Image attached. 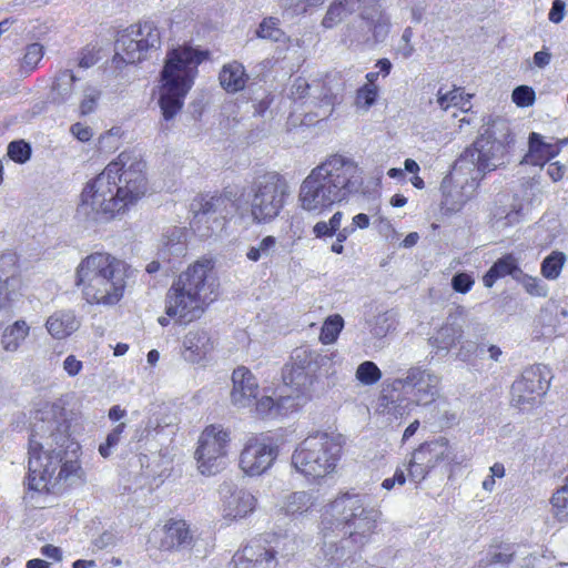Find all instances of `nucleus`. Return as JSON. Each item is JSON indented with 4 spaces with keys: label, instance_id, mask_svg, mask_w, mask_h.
<instances>
[{
    "label": "nucleus",
    "instance_id": "54",
    "mask_svg": "<svg viewBox=\"0 0 568 568\" xmlns=\"http://www.w3.org/2000/svg\"><path fill=\"white\" fill-rule=\"evenodd\" d=\"M503 219L504 220H501V222H500V220L498 221V230L499 231L505 230V229L513 226L520 222V220H521L520 207L511 205L509 207V211H507V213L505 214V216H503Z\"/></svg>",
    "mask_w": 568,
    "mask_h": 568
},
{
    "label": "nucleus",
    "instance_id": "5",
    "mask_svg": "<svg viewBox=\"0 0 568 568\" xmlns=\"http://www.w3.org/2000/svg\"><path fill=\"white\" fill-rule=\"evenodd\" d=\"M212 262L197 261L182 272L169 288L165 314L181 324L199 320L216 298V282Z\"/></svg>",
    "mask_w": 568,
    "mask_h": 568
},
{
    "label": "nucleus",
    "instance_id": "12",
    "mask_svg": "<svg viewBox=\"0 0 568 568\" xmlns=\"http://www.w3.org/2000/svg\"><path fill=\"white\" fill-rule=\"evenodd\" d=\"M194 231L202 237H209L223 230L225 220L234 211L232 192L201 196L191 204Z\"/></svg>",
    "mask_w": 568,
    "mask_h": 568
},
{
    "label": "nucleus",
    "instance_id": "26",
    "mask_svg": "<svg viewBox=\"0 0 568 568\" xmlns=\"http://www.w3.org/2000/svg\"><path fill=\"white\" fill-rule=\"evenodd\" d=\"M45 327L53 338L63 339L80 327V322L73 311L61 310L48 317Z\"/></svg>",
    "mask_w": 568,
    "mask_h": 568
},
{
    "label": "nucleus",
    "instance_id": "8",
    "mask_svg": "<svg viewBox=\"0 0 568 568\" xmlns=\"http://www.w3.org/2000/svg\"><path fill=\"white\" fill-rule=\"evenodd\" d=\"M341 452L338 436L316 433L298 444L292 455V465L305 477L324 478L335 471Z\"/></svg>",
    "mask_w": 568,
    "mask_h": 568
},
{
    "label": "nucleus",
    "instance_id": "10",
    "mask_svg": "<svg viewBox=\"0 0 568 568\" xmlns=\"http://www.w3.org/2000/svg\"><path fill=\"white\" fill-rule=\"evenodd\" d=\"M290 185L285 178L275 172L257 176L250 187V213L256 223L274 221L290 196Z\"/></svg>",
    "mask_w": 568,
    "mask_h": 568
},
{
    "label": "nucleus",
    "instance_id": "49",
    "mask_svg": "<svg viewBox=\"0 0 568 568\" xmlns=\"http://www.w3.org/2000/svg\"><path fill=\"white\" fill-rule=\"evenodd\" d=\"M8 155L18 163H24L30 159L31 148L24 141H13L8 145Z\"/></svg>",
    "mask_w": 568,
    "mask_h": 568
},
{
    "label": "nucleus",
    "instance_id": "33",
    "mask_svg": "<svg viewBox=\"0 0 568 568\" xmlns=\"http://www.w3.org/2000/svg\"><path fill=\"white\" fill-rule=\"evenodd\" d=\"M463 329L459 325L446 323L429 339L433 347L448 352L462 337Z\"/></svg>",
    "mask_w": 568,
    "mask_h": 568
},
{
    "label": "nucleus",
    "instance_id": "56",
    "mask_svg": "<svg viewBox=\"0 0 568 568\" xmlns=\"http://www.w3.org/2000/svg\"><path fill=\"white\" fill-rule=\"evenodd\" d=\"M70 132L81 142H88L92 138V130L81 123L72 124Z\"/></svg>",
    "mask_w": 568,
    "mask_h": 568
},
{
    "label": "nucleus",
    "instance_id": "13",
    "mask_svg": "<svg viewBox=\"0 0 568 568\" xmlns=\"http://www.w3.org/2000/svg\"><path fill=\"white\" fill-rule=\"evenodd\" d=\"M467 169H458V159L453 172L445 176L440 184L444 205L450 211H459L475 194L479 181L487 173L474 163Z\"/></svg>",
    "mask_w": 568,
    "mask_h": 568
},
{
    "label": "nucleus",
    "instance_id": "44",
    "mask_svg": "<svg viewBox=\"0 0 568 568\" xmlns=\"http://www.w3.org/2000/svg\"><path fill=\"white\" fill-rule=\"evenodd\" d=\"M395 314L384 312L374 317L371 332L375 337H385L389 332L395 329Z\"/></svg>",
    "mask_w": 568,
    "mask_h": 568
},
{
    "label": "nucleus",
    "instance_id": "18",
    "mask_svg": "<svg viewBox=\"0 0 568 568\" xmlns=\"http://www.w3.org/2000/svg\"><path fill=\"white\" fill-rule=\"evenodd\" d=\"M276 457V446L264 437L252 436L241 450L239 466L248 476H260L271 468Z\"/></svg>",
    "mask_w": 568,
    "mask_h": 568
},
{
    "label": "nucleus",
    "instance_id": "24",
    "mask_svg": "<svg viewBox=\"0 0 568 568\" xmlns=\"http://www.w3.org/2000/svg\"><path fill=\"white\" fill-rule=\"evenodd\" d=\"M214 343L205 329L189 331L182 342V358L191 364H200L213 352Z\"/></svg>",
    "mask_w": 568,
    "mask_h": 568
},
{
    "label": "nucleus",
    "instance_id": "51",
    "mask_svg": "<svg viewBox=\"0 0 568 568\" xmlns=\"http://www.w3.org/2000/svg\"><path fill=\"white\" fill-rule=\"evenodd\" d=\"M552 506L558 510V516L568 517V478L551 498Z\"/></svg>",
    "mask_w": 568,
    "mask_h": 568
},
{
    "label": "nucleus",
    "instance_id": "34",
    "mask_svg": "<svg viewBox=\"0 0 568 568\" xmlns=\"http://www.w3.org/2000/svg\"><path fill=\"white\" fill-rule=\"evenodd\" d=\"M29 326L24 321H17L2 334L1 344L7 352H16L29 335Z\"/></svg>",
    "mask_w": 568,
    "mask_h": 568
},
{
    "label": "nucleus",
    "instance_id": "30",
    "mask_svg": "<svg viewBox=\"0 0 568 568\" xmlns=\"http://www.w3.org/2000/svg\"><path fill=\"white\" fill-rule=\"evenodd\" d=\"M520 274L521 270L518 266L516 258L513 255H506L494 263L484 276L483 282L486 287H491L500 277L510 275L517 281Z\"/></svg>",
    "mask_w": 568,
    "mask_h": 568
},
{
    "label": "nucleus",
    "instance_id": "23",
    "mask_svg": "<svg viewBox=\"0 0 568 568\" xmlns=\"http://www.w3.org/2000/svg\"><path fill=\"white\" fill-rule=\"evenodd\" d=\"M231 402L237 408L250 407L258 394V382L245 366H239L232 374Z\"/></svg>",
    "mask_w": 568,
    "mask_h": 568
},
{
    "label": "nucleus",
    "instance_id": "11",
    "mask_svg": "<svg viewBox=\"0 0 568 568\" xmlns=\"http://www.w3.org/2000/svg\"><path fill=\"white\" fill-rule=\"evenodd\" d=\"M161 32L152 21L131 26L115 42L113 62L136 63L150 58L161 48Z\"/></svg>",
    "mask_w": 568,
    "mask_h": 568
},
{
    "label": "nucleus",
    "instance_id": "58",
    "mask_svg": "<svg viewBox=\"0 0 568 568\" xmlns=\"http://www.w3.org/2000/svg\"><path fill=\"white\" fill-rule=\"evenodd\" d=\"M551 53L548 51V49H544V50H540V51H537L534 57H532V62L531 64L539 68V69H544L546 67H548L550 64V61H551Z\"/></svg>",
    "mask_w": 568,
    "mask_h": 568
},
{
    "label": "nucleus",
    "instance_id": "64",
    "mask_svg": "<svg viewBox=\"0 0 568 568\" xmlns=\"http://www.w3.org/2000/svg\"><path fill=\"white\" fill-rule=\"evenodd\" d=\"M368 225H369L368 215H366L364 213H359L353 217V223L349 227H355V230L356 229H366V227H368Z\"/></svg>",
    "mask_w": 568,
    "mask_h": 568
},
{
    "label": "nucleus",
    "instance_id": "62",
    "mask_svg": "<svg viewBox=\"0 0 568 568\" xmlns=\"http://www.w3.org/2000/svg\"><path fill=\"white\" fill-rule=\"evenodd\" d=\"M277 2L284 9H296L302 3L315 6L323 2V0H277Z\"/></svg>",
    "mask_w": 568,
    "mask_h": 568
},
{
    "label": "nucleus",
    "instance_id": "59",
    "mask_svg": "<svg viewBox=\"0 0 568 568\" xmlns=\"http://www.w3.org/2000/svg\"><path fill=\"white\" fill-rule=\"evenodd\" d=\"M406 481L405 473L403 469L397 468L393 478H386L382 483V487L386 490H389L394 487L395 484L404 485Z\"/></svg>",
    "mask_w": 568,
    "mask_h": 568
},
{
    "label": "nucleus",
    "instance_id": "43",
    "mask_svg": "<svg viewBox=\"0 0 568 568\" xmlns=\"http://www.w3.org/2000/svg\"><path fill=\"white\" fill-rule=\"evenodd\" d=\"M356 379L363 385H374L382 378V372L372 361H365L357 366Z\"/></svg>",
    "mask_w": 568,
    "mask_h": 568
},
{
    "label": "nucleus",
    "instance_id": "6",
    "mask_svg": "<svg viewBox=\"0 0 568 568\" xmlns=\"http://www.w3.org/2000/svg\"><path fill=\"white\" fill-rule=\"evenodd\" d=\"M126 265L108 253H93L77 267V285L90 304L113 305L123 296Z\"/></svg>",
    "mask_w": 568,
    "mask_h": 568
},
{
    "label": "nucleus",
    "instance_id": "50",
    "mask_svg": "<svg viewBox=\"0 0 568 568\" xmlns=\"http://www.w3.org/2000/svg\"><path fill=\"white\" fill-rule=\"evenodd\" d=\"M511 99L516 105L527 108L534 104L536 94L532 88L519 85L513 91Z\"/></svg>",
    "mask_w": 568,
    "mask_h": 568
},
{
    "label": "nucleus",
    "instance_id": "38",
    "mask_svg": "<svg viewBox=\"0 0 568 568\" xmlns=\"http://www.w3.org/2000/svg\"><path fill=\"white\" fill-rule=\"evenodd\" d=\"M344 326V320L341 315L328 316L321 329L320 339L323 344L334 343Z\"/></svg>",
    "mask_w": 568,
    "mask_h": 568
},
{
    "label": "nucleus",
    "instance_id": "3",
    "mask_svg": "<svg viewBox=\"0 0 568 568\" xmlns=\"http://www.w3.org/2000/svg\"><path fill=\"white\" fill-rule=\"evenodd\" d=\"M382 511L365 495L343 493L331 501L322 519L324 566L339 568L359 552L375 532Z\"/></svg>",
    "mask_w": 568,
    "mask_h": 568
},
{
    "label": "nucleus",
    "instance_id": "29",
    "mask_svg": "<svg viewBox=\"0 0 568 568\" xmlns=\"http://www.w3.org/2000/svg\"><path fill=\"white\" fill-rule=\"evenodd\" d=\"M361 18V26H363V28H367L368 31L373 33V39L375 42H382L386 39L390 27V21L385 13L374 8L362 12Z\"/></svg>",
    "mask_w": 568,
    "mask_h": 568
},
{
    "label": "nucleus",
    "instance_id": "63",
    "mask_svg": "<svg viewBox=\"0 0 568 568\" xmlns=\"http://www.w3.org/2000/svg\"><path fill=\"white\" fill-rule=\"evenodd\" d=\"M41 554L48 558H51L55 561H60L62 559V551L59 547L53 545H45L41 548Z\"/></svg>",
    "mask_w": 568,
    "mask_h": 568
},
{
    "label": "nucleus",
    "instance_id": "1",
    "mask_svg": "<svg viewBox=\"0 0 568 568\" xmlns=\"http://www.w3.org/2000/svg\"><path fill=\"white\" fill-rule=\"evenodd\" d=\"M79 445L70 436L67 410L60 402L38 404L30 420L28 487L36 491L55 493L62 484L82 480L83 470L77 460Z\"/></svg>",
    "mask_w": 568,
    "mask_h": 568
},
{
    "label": "nucleus",
    "instance_id": "35",
    "mask_svg": "<svg viewBox=\"0 0 568 568\" xmlns=\"http://www.w3.org/2000/svg\"><path fill=\"white\" fill-rule=\"evenodd\" d=\"M277 248V239L273 235H267L260 240L255 245L248 247L246 257L252 262L272 258Z\"/></svg>",
    "mask_w": 568,
    "mask_h": 568
},
{
    "label": "nucleus",
    "instance_id": "53",
    "mask_svg": "<svg viewBox=\"0 0 568 568\" xmlns=\"http://www.w3.org/2000/svg\"><path fill=\"white\" fill-rule=\"evenodd\" d=\"M473 285H474L473 277L466 273H457L452 278L453 288L456 292L462 293V294H465L468 291H470Z\"/></svg>",
    "mask_w": 568,
    "mask_h": 568
},
{
    "label": "nucleus",
    "instance_id": "22",
    "mask_svg": "<svg viewBox=\"0 0 568 568\" xmlns=\"http://www.w3.org/2000/svg\"><path fill=\"white\" fill-rule=\"evenodd\" d=\"M276 545L266 538H257L246 545L236 559V568H277Z\"/></svg>",
    "mask_w": 568,
    "mask_h": 568
},
{
    "label": "nucleus",
    "instance_id": "27",
    "mask_svg": "<svg viewBox=\"0 0 568 568\" xmlns=\"http://www.w3.org/2000/svg\"><path fill=\"white\" fill-rule=\"evenodd\" d=\"M559 152L558 143H546L540 134L532 132L529 136V153L526 155V162L532 165H542L557 156Z\"/></svg>",
    "mask_w": 568,
    "mask_h": 568
},
{
    "label": "nucleus",
    "instance_id": "48",
    "mask_svg": "<svg viewBox=\"0 0 568 568\" xmlns=\"http://www.w3.org/2000/svg\"><path fill=\"white\" fill-rule=\"evenodd\" d=\"M517 281L521 283L526 292L532 296L545 297L548 293V288L541 280L527 275L523 271Z\"/></svg>",
    "mask_w": 568,
    "mask_h": 568
},
{
    "label": "nucleus",
    "instance_id": "21",
    "mask_svg": "<svg viewBox=\"0 0 568 568\" xmlns=\"http://www.w3.org/2000/svg\"><path fill=\"white\" fill-rule=\"evenodd\" d=\"M310 358L305 347L296 348L283 374L284 383L301 394L307 393L317 378Z\"/></svg>",
    "mask_w": 568,
    "mask_h": 568
},
{
    "label": "nucleus",
    "instance_id": "2",
    "mask_svg": "<svg viewBox=\"0 0 568 568\" xmlns=\"http://www.w3.org/2000/svg\"><path fill=\"white\" fill-rule=\"evenodd\" d=\"M145 163L130 152L110 162L81 192L77 215L90 222L110 221L146 192Z\"/></svg>",
    "mask_w": 568,
    "mask_h": 568
},
{
    "label": "nucleus",
    "instance_id": "55",
    "mask_svg": "<svg viewBox=\"0 0 568 568\" xmlns=\"http://www.w3.org/2000/svg\"><path fill=\"white\" fill-rule=\"evenodd\" d=\"M82 367V362L74 355H68L63 361V369L71 377L77 376L81 372Z\"/></svg>",
    "mask_w": 568,
    "mask_h": 568
},
{
    "label": "nucleus",
    "instance_id": "45",
    "mask_svg": "<svg viewBox=\"0 0 568 568\" xmlns=\"http://www.w3.org/2000/svg\"><path fill=\"white\" fill-rule=\"evenodd\" d=\"M43 45L40 43H31L26 48V53L22 58L21 67L28 72L33 71L37 64L43 58Z\"/></svg>",
    "mask_w": 568,
    "mask_h": 568
},
{
    "label": "nucleus",
    "instance_id": "47",
    "mask_svg": "<svg viewBox=\"0 0 568 568\" xmlns=\"http://www.w3.org/2000/svg\"><path fill=\"white\" fill-rule=\"evenodd\" d=\"M101 97V91L93 87V85H87L83 89V97L80 102V113L81 115H87L92 113L95 108L97 103Z\"/></svg>",
    "mask_w": 568,
    "mask_h": 568
},
{
    "label": "nucleus",
    "instance_id": "39",
    "mask_svg": "<svg viewBox=\"0 0 568 568\" xmlns=\"http://www.w3.org/2000/svg\"><path fill=\"white\" fill-rule=\"evenodd\" d=\"M344 217V213L341 211L335 212L331 219L326 221H318L313 226V234L318 237H332L335 233L341 230L342 221Z\"/></svg>",
    "mask_w": 568,
    "mask_h": 568
},
{
    "label": "nucleus",
    "instance_id": "42",
    "mask_svg": "<svg viewBox=\"0 0 568 568\" xmlns=\"http://www.w3.org/2000/svg\"><path fill=\"white\" fill-rule=\"evenodd\" d=\"M306 353L311 357V365L317 376L333 373L334 357L336 356L334 353L320 354L308 348H306Z\"/></svg>",
    "mask_w": 568,
    "mask_h": 568
},
{
    "label": "nucleus",
    "instance_id": "41",
    "mask_svg": "<svg viewBox=\"0 0 568 568\" xmlns=\"http://www.w3.org/2000/svg\"><path fill=\"white\" fill-rule=\"evenodd\" d=\"M566 256L562 252H552L541 264V273L548 280H556L564 267Z\"/></svg>",
    "mask_w": 568,
    "mask_h": 568
},
{
    "label": "nucleus",
    "instance_id": "31",
    "mask_svg": "<svg viewBox=\"0 0 568 568\" xmlns=\"http://www.w3.org/2000/svg\"><path fill=\"white\" fill-rule=\"evenodd\" d=\"M219 80L223 89L234 93L244 89L247 75L241 63L232 62L223 67Z\"/></svg>",
    "mask_w": 568,
    "mask_h": 568
},
{
    "label": "nucleus",
    "instance_id": "28",
    "mask_svg": "<svg viewBox=\"0 0 568 568\" xmlns=\"http://www.w3.org/2000/svg\"><path fill=\"white\" fill-rule=\"evenodd\" d=\"M77 80V77L71 70L65 69L59 71L51 89L52 102L63 104L72 101L74 97V82Z\"/></svg>",
    "mask_w": 568,
    "mask_h": 568
},
{
    "label": "nucleus",
    "instance_id": "17",
    "mask_svg": "<svg viewBox=\"0 0 568 568\" xmlns=\"http://www.w3.org/2000/svg\"><path fill=\"white\" fill-rule=\"evenodd\" d=\"M291 98L295 102L302 101L315 116L322 119L328 118L337 103V95L325 83L314 81L310 84L304 78L295 79L291 87Z\"/></svg>",
    "mask_w": 568,
    "mask_h": 568
},
{
    "label": "nucleus",
    "instance_id": "52",
    "mask_svg": "<svg viewBox=\"0 0 568 568\" xmlns=\"http://www.w3.org/2000/svg\"><path fill=\"white\" fill-rule=\"evenodd\" d=\"M278 405L271 396L261 397L255 405L256 414L261 417H267L277 413Z\"/></svg>",
    "mask_w": 568,
    "mask_h": 568
},
{
    "label": "nucleus",
    "instance_id": "9",
    "mask_svg": "<svg viewBox=\"0 0 568 568\" xmlns=\"http://www.w3.org/2000/svg\"><path fill=\"white\" fill-rule=\"evenodd\" d=\"M510 124L505 119H494L484 132L458 158V169L476 163L487 172L504 163V158L513 143Z\"/></svg>",
    "mask_w": 568,
    "mask_h": 568
},
{
    "label": "nucleus",
    "instance_id": "4",
    "mask_svg": "<svg viewBox=\"0 0 568 568\" xmlns=\"http://www.w3.org/2000/svg\"><path fill=\"white\" fill-rule=\"evenodd\" d=\"M364 170L351 156L331 154L302 181L297 203L301 210L318 217L336 204H346L363 194Z\"/></svg>",
    "mask_w": 568,
    "mask_h": 568
},
{
    "label": "nucleus",
    "instance_id": "60",
    "mask_svg": "<svg viewBox=\"0 0 568 568\" xmlns=\"http://www.w3.org/2000/svg\"><path fill=\"white\" fill-rule=\"evenodd\" d=\"M115 542V536L111 531L102 532L97 539H94L93 545L98 549H104Z\"/></svg>",
    "mask_w": 568,
    "mask_h": 568
},
{
    "label": "nucleus",
    "instance_id": "61",
    "mask_svg": "<svg viewBox=\"0 0 568 568\" xmlns=\"http://www.w3.org/2000/svg\"><path fill=\"white\" fill-rule=\"evenodd\" d=\"M514 554L513 552H501L497 551L491 554L490 558L487 560V565H494V564H508L513 560Z\"/></svg>",
    "mask_w": 568,
    "mask_h": 568
},
{
    "label": "nucleus",
    "instance_id": "46",
    "mask_svg": "<svg viewBox=\"0 0 568 568\" xmlns=\"http://www.w3.org/2000/svg\"><path fill=\"white\" fill-rule=\"evenodd\" d=\"M125 429V424H118L106 436L105 442L99 446V453L103 458L111 456L113 448L118 446L121 435Z\"/></svg>",
    "mask_w": 568,
    "mask_h": 568
},
{
    "label": "nucleus",
    "instance_id": "25",
    "mask_svg": "<svg viewBox=\"0 0 568 568\" xmlns=\"http://www.w3.org/2000/svg\"><path fill=\"white\" fill-rule=\"evenodd\" d=\"M256 506V498L245 489H236L225 497L223 511L226 518L239 519L251 514Z\"/></svg>",
    "mask_w": 568,
    "mask_h": 568
},
{
    "label": "nucleus",
    "instance_id": "20",
    "mask_svg": "<svg viewBox=\"0 0 568 568\" xmlns=\"http://www.w3.org/2000/svg\"><path fill=\"white\" fill-rule=\"evenodd\" d=\"M192 535L184 520L170 519L161 528L153 529L150 541L162 551H179L192 544Z\"/></svg>",
    "mask_w": 568,
    "mask_h": 568
},
{
    "label": "nucleus",
    "instance_id": "16",
    "mask_svg": "<svg viewBox=\"0 0 568 568\" xmlns=\"http://www.w3.org/2000/svg\"><path fill=\"white\" fill-rule=\"evenodd\" d=\"M454 460L453 449L445 437L422 444L412 453L407 465L412 480L420 483L436 466Z\"/></svg>",
    "mask_w": 568,
    "mask_h": 568
},
{
    "label": "nucleus",
    "instance_id": "7",
    "mask_svg": "<svg viewBox=\"0 0 568 568\" xmlns=\"http://www.w3.org/2000/svg\"><path fill=\"white\" fill-rule=\"evenodd\" d=\"M203 59V53L191 47H179L168 51L161 72L162 87L159 99L165 121L172 120L182 110L184 99L193 85L197 65Z\"/></svg>",
    "mask_w": 568,
    "mask_h": 568
},
{
    "label": "nucleus",
    "instance_id": "15",
    "mask_svg": "<svg viewBox=\"0 0 568 568\" xmlns=\"http://www.w3.org/2000/svg\"><path fill=\"white\" fill-rule=\"evenodd\" d=\"M549 371L545 365H532L525 368L510 390V403L523 412L531 410L541 402L549 387Z\"/></svg>",
    "mask_w": 568,
    "mask_h": 568
},
{
    "label": "nucleus",
    "instance_id": "36",
    "mask_svg": "<svg viewBox=\"0 0 568 568\" xmlns=\"http://www.w3.org/2000/svg\"><path fill=\"white\" fill-rule=\"evenodd\" d=\"M470 98V94L464 95L460 89L444 92L440 88L437 92V103L444 111L450 106H459L460 109L466 110L465 106L469 103Z\"/></svg>",
    "mask_w": 568,
    "mask_h": 568
},
{
    "label": "nucleus",
    "instance_id": "37",
    "mask_svg": "<svg viewBox=\"0 0 568 568\" xmlns=\"http://www.w3.org/2000/svg\"><path fill=\"white\" fill-rule=\"evenodd\" d=\"M280 20L275 17H267L262 20L256 37L264 40L280 42L285 38V33L278 27Z\"/></svg>",
    "mask_w": 568,
    "mask_h": 568
},
{
    "label": "nucleus",
    "instance_id": "57",
    "mask_svg": "<svg viewBox=\"0 0 568 568\" xmlns=\"http://www.w3.org/2000/svg\"><path fill=\"white\" fill-rule=\"evenodd\" d=\"M565 2L561 0H555L548 14V18L554 23H559L565 17Z\"/></svg>",
    "mask_w": 568,
    "mask_h": 568
},
{
    "label": "nucleus",
    "instance_id": "14",
    "mask_svg": "<svg viewBox=\"0 0 568 568\" xmlns=\"http://www.w3.org/2000/svg\"><path fill=\"white\" fill-rule=\"evenodd\" d=\"M230 433L221 425H209L201 433L194 453L202 475H215L225 467Z\"/></svg>",
    "mask_w": 568,
    "mask_h": 568
},
{
    "label": "nucleus",
    "instance_id": "32",
    "mask_svg": "<svg viewBox=\"0 0 568 568\" xmlns=\"http://www.w3.org/2000/svg\"><path fill=\"white\" fill-rule=\"evenodd\" d=\"M316 505V498L307 491H295L286 496L281 509L285 515L297 516L311 510Z\"/></svg>",
    "mask_w": 568,
    "mask_h": 568
},
{
    "label": "nucleus",
    "instance_id": "19",
    "mask_svg": "<svg viewBox=\"0 0 568 568\" xmlns=\"http://www.w3.org/2000/svg\"><path fill=\"white\" fill-rule=\"evenodd\" d=\"M398 383L410 395L413 404L418 406L432 404L438 395V377L419 367L409 368Z\"/></svg>",
    "mask_w": 568,
    "mask_h": 568
},
{
    "label": "nucleus",
    "instance_id": "40",
    "mask_svg": "<svg viewBox=\"0 0 568 568\" xmlns=\"http://www.w3.org/2000/svg\"><path fill=\"white\" fill-rule=\"evenodd\" d=\"M378 87L376 84H364L356 91L355 106L362 112H367L376 102Z\"/></svg>",
    "mask_w": 568,
    "mask_h": 568
}]
</instances>
